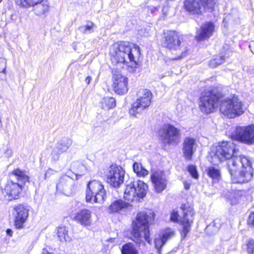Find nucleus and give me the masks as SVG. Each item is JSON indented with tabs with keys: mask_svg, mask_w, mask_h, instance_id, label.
Returning a JSON list of instances; mask_svg holds the SVG:
<instances>
[{
	"mask_svg": "<svg viewBox=\"0 0 254 254\" xmlns=\"http://www.w3.org/2000/svg\"><path fill=\"white\" fill-rule=\"evenodd\" d=\"M235 145L231 141H223L211 156L214 165L228 160L227 169L233 183L243 184L251 181L253 177L252 163L246 157L237 155Z\"/></svg>",
	"mask_w": 254,
	"mask_h": 254,
	"instance_id": "f257e3e1",
	"label": "nucleus"
},
{
	"mask_svg": "<svg viewBox=\"0 0 254 254\" xmlns=\"http://www.w3.org/2000/svg\"><path fill=\"white\" fill-rule=\"evenodd\" d=\"M153 217V214H148L145 212H141L137 214L136 220L132 222L131 239L139 246L141 244L144 245V240L149 244L151 243L149 223Z\"/></svg>",
	"mask_w": 254,
	"mask_h": 254,
	"instance_id": "f03ea898",
	"label": "nucleus"
},
{
	"mask_svg": "<svg viewBox=\"0 0 254 254\" xmlns=\"http://www.w3.org/2000/svg\"><path fill=\"white\" fill-rule=\"evenodd\" d=\"M111 60L115 65L127 64L131 63L136 65L132 53L130 44L128 42L121 41L114 43L110 49Z\"/></svg>",
	"mask_w": 254,
	"mask_h": 254,
	"instance_id": "7ed1b4c3",
	"label": "nucleus"
},
{
	"mask_svg": "<svg viewBox=\"0 0 254 254\" xmlns=\"http://www.w3.org/2000/svg\"><path fill=\"white\" fill-rule=\"evenodd\" d=\"M162 46L173 52H175L177 57L175 60H180L187 55L188 48L185 43L181 41V38L175 31H169L164 33L162 39Z\"/></svg>",
	"mask_w": 254,
	"mask_h": 254,
	"instance_id": "20e7f679",
	"label": "nucleus"
},
{
	"mask_svg": "<svg viewBox=\"0 0 254 254\" xmlns=\"http://www.w3.org/2000/svg\"><path fill=\"white\" fill-rule=\"evenodd\" d=\"M148 186L140 180L127 181L124 192V198L129 201H139L145 196Z\"/></svg>",
	"mask_w": 254,
	"mask_h": 254,
	"instance_id": "39448f33",
	"label": "nucleus"
},
{
	"mask_svg": "<svg viewBox=\"0 0 254 254\" xmlns=\"http://www.w3.org/2000/svg\"><path fill=\"white\" fill-rule=\"evenodd\" d=\"M220 101V96L216 89L204 91L199 98V107L201 111L207 114L214 111Z\"/></svg>",
	"mask_w": 254,
	"mask_h": 254,
	"instance_id": "423d86ee",
	"label": "nucleus"
},
{
	"mask_svg": "<svg viewBox=\"0 0 254 254\" xmlns=\"http://www.w3.org/2000/svg\"><path fill=\"white\" fill-rule=\"evenodd\" d=\"M220 111L230 119L240 116L244 112L242 102L235 96L221 101Z\"/></svg>",
	"mask_w": 254,
	"mask_h": 254,
	"instance_id": "0eeeda50",
	"label": "nucleus"
},
{
	"mask_svg": "<svg viewBox=\"0 0 254 254\" xmlns=\"http://www.w3.org/2000/svg\"><path fill=\"white\" fill-rule=\"evenodd\" d=\"M106 196L105 190L101 182L93 180L88 183L85 197L87 202L101 203Z\"/></svg>",
	"mask_w": 254,
	"mask_h": 254,
	"instance_id": "6e6552de",
	"label": "nucleus"
},
{
	"mask_svg": "<svg viewBox=\"0 0 254 254\" xmlns=\"http://www.w3.org/2000/svg\"><path fill=\"white\" fill-rule=\"evenodd\" d=\"M138 97L132 105L129 110L130 116L136 117L137 114H140L151 103L152 98L151 92L147 89H141L137 93Z\"/></svg>",
	"mask_w": 254,
	"mask_h": 254,
	"instance_id": "1a4fd4ad",
	"label": "nucleus"
},
{
	"mask_svg": "<svg viewBox=\"0 0 254 254\" xmlns=\"http://www.w3.org/2000/svg\"><path fill=\"white\" fill-rule=\"evenodd\" d=\"M215 4V0H185L184 7L192 14L201 15L206 9L212 10Z\"/></svg>",
	"mask_w": 254,
	"mask_h": 254,
	"instance_id": "9d476101",
	"label": "nucleus"
},
{
	"mask_svg": "<svg viewBox=\"0 0 254 254\" xmlns=\"http://www.w3.org/2000/svg\"><path fill=\"white\" fill-rule=\"evenodd\" d=\"M125 171L120 166L112 165L106 173V181L111 186L118 188L122 185L125 180Z\"/></svg>",
	"mask_w": 254,
	"mask_h": 254,
	"instance_id": "9b49d317",
	"label": "nucleus"
},
{
	"mask_svg": "<svg viewBox=\"0 0 254 254\" xmlns=\"http://www.w3.org/2000/svg\"><path fill=\"white\" fill-rule=\"evenodd\" d=\"M229 136L233 140L250 145L254 143V128H233Z\"/></svg>",
	"mask_w": 254,
	"mask_h": 254,
	"instance_id": "f8f14e48",
	"label": "nucleus"
},
{
	"mask_svg": "<svg viewBox=\"0 0 254 254\" xmlns=\"http://www.w3.org/2000/svg\"><path fill=\"white\" fill-rule=\"evenodd\" d=\"M29 211V207L26 204H19L14 206L12 215L14 224L17 229H21L27 220Z\"/></svg>",
	"mask_w": 254,
	"mask_h": 254,
	"instance_id": "ddd939ff",
	"label": "nucleus"
},
{
	"mask_svg": "<svg viewBox=\"0 0 254 254\" xmlns=\"http://www.w3.org/2000/svg\"><path fill=\"white\" fill-rule=\"evenodd\" d=\"M181 209L183 210V216L180 219V223L183 226L182 235L185 238L190 231L191 225L194 219V212L193 208L187 204L183 205Z\"/></svg>",
	"mask_w": 254,
	"mask_h": 254,
	"instance_id": "4468645a",
	"label": "nucleus"
},
{
	"mask_svg": "<svg viewBox=\"0 0 254 254\" xmlns=\"http://www.w3.org/2000/svg\"><path fill=\"white\" fill-rule=\"evenodd\" d=\"M113 73V88L116 93L123 95L128 91V79L123 76L121 72L114 69L112 70Z\"/></svg>",
	"mask_w": 254,
	"mask_h": 254,
	"instance_id": "2eb2a0df",
	"label": "nucleus"
},
{
	"mask_svg": "<svg viewBox=\"0 0 254 254\" xmlns=\"http://www.w3.org/2000/svg\"><path fill=\"white\" fill-rule=\"evenodd\" d=\"M159 135L164 144H177L180 138V131L177 128H160Z\"/></svg>",
	"mask_w": 254,
	"mask_h": 254,
	"instance_id": "dca6fc26",
	"label": "nucleus"
},
{
	"mask_svg": "<svg viewBox=\"0 0 254 254\" xmlns=\"http://www.w3.org/2000/svg\"><path fill=\"white\" fill-rule=\"evenodd\" d=\"M151 180L155 191L162 192L167 188L168 179L165 173L160 170L153 172L151 175Z\"/></svg>",
	"mask_w": 254,
	"mask_h": 254,
	"instance_id": "f3484780",
	"label": "nucleus"
},
{
	"mask_svg": "<svg viewBox=\"0 0 254 254\" xmlns=\"http://www.w3.org/2000/svg\"><path fill=\"white\" fill-rule=\"evenodd\" d=\"M75 182L71 177L64 175L61 177L57 184V190L67 196L71 194L74 190Z\"/></svg>",
	"mask_w": 254,
	"mask_h": 254,
	"instance_id": "a211bd4d",
	"label": "nucleus"
},
{
	"mask_svg": "<svg viewBox=\"0 0 254 254\" xmlns=\"http://www.w3.org/2000/svg\"><path fill=\"white\" fill-rule=\"evenodd\" d=\"M161 8L163 15L165 16L168 10V2L161 0H148L144 5L145 10L151 14H155Z\"/></svg>",
	"mask_w": 254,
	"mask_h": 254,
	"instance_id": "6ab92c4d",
	"label": "nucleus"
},
{
	"mask_svg": "<svg viewBox=\"0 0 254 254\" xmlns=\"http://www.w3.org/2000/svg\"><path fill=\"white\" fill-rule=\"evenodd\" d=\"M72 143V140L68 137L62 138L54 148L51 154L52 158L54 161H58L61 154L67 151Z\"/></svg>",
	"mask_w": 254,
	"mask_h": 254,
	"instance_id": "aec40b11",
	"label": "nucleus"
},
{
	"mask_svg": "<svg viewBox=\"0 0 254 254\" xmlns=\"http://www.w3.org/2000/svg\"><path fill=\"white\" fill-rule=\"evenodd\" d=\"M215 25L212 22H206L197 29L195 39L197 41H203L209 38L213 34Z\"/></svg>",
	"mask_w": 254,
	"mask_h": 254,
	"instance_id": "412c9836",
	"label": "nucleus"
},
{
	"mask_svg": "<svg viewBox=\"0 0 254 254\" xmlns=\"http://www.w3.org/2000/svg\"><path fill=\"white\" fill-rule=\"evenodd\" d=\"M23 187V185L9 179L6 183L4 191L8 195L10 200L17 199L18 198Z\"/></svg>",
	"mask_w": 254,
	"mask_h": 254,
	"instance_id": "4be33fe9",
	"label": "nucleus"
},
{
	"mask_svg": "<svg viewBox=\"0 0 254 254\" xmlns=\"http://www.w3.org/2000/svg\"><path fill=\"white\" fill-rule=\"evenodd\" d=\"M91 216L92 213L90 210L83 209L75 214L74 220L83 226H90L92 224Z\"/></svg>",
	"mask_w": 254,
	"mask_h": 254,
	"instance_id": "5701e85b",
	"label": "nucleus"
},
{
	"mask_svg": "<svg viewBox=\"0 0 254 254\" xmlns=\"http://www.w3.org/2000/svg\"><path fill=\"white\" fill-rule=\"evenodd\" d=\"M174 231L171 229H167L161 233L155 240V248L157 250L159 254H161V249L165 244L167 241L173 237L174 235Z\"/></svg>",
	"mask_w": 254,
	"mask_h": 254,
	"instance_id": "b1692460",
	"label": "nucleus"
},
{
	"mask_svg": "<svg viewBox=\"0 0 254 254\" xmlns=\"http://www.w3.org/2000/svg\"><path fill=\"white\" fill-rule=\"evenodd\" d=\"M183 153L185 158L188 160L191 159L194 152V148L196 145L194 139L190 137H187L184 141Z\"/></svg>",
	"mask_w": 254,
	"mask_h": 254,
	"instance_id": "393cba45",
	"label": "nucleus"
},
{
	"mask_svg": "<svg viewBox=\"0 0 254 254\" xmlns=\"http://www.w3.org/2000/svg\"><path fill=\"white\" fill-rule=\"evenodd\" d=\"M10 179L15 181L24 186L25 183L29 181V177L25 171H22L17 168L13 170L9 175Z\"/></svg>",
	"mask_w": 254,
	"mask_h": 254,
	"instance_id": "a878e982",
	"label": "nucleus"
},
{
	"mask_svg": "<svg viewBox=\"0 0 254 254\" xmlns=\"http://www.w3.org/2000/svg\"><path fill=\"white\" fill-rule=\"evenodd\" d=\"M32 5L34 7V11L36 15H42L49 11V5L46 0H38Z\"/></svg>",
	"mask_w": 254,
	"mask_h": 254,
	"instance_id": "bb28decb",
	"label": "nucleus"
},
{
	"mask_svg": "<svg viewBox=\"0 0 254 254\" xmlns=\"http://www.w3.org/2000/svg\"><path fill=\"white\" fill-rule=\"evenodd\" d=\"M129 203L122 200L118 199L114 201L109 207L110 213L119 212L128 207Z\"/></svg>",
	"mask_w": 254,
	"mask_h": 254,
	"instance_id": "cd10ccee",
	"label": "nucleus"
},
{
	"mask_svg": "<svg viewBox=\"0 0 254 254\" xmlns=\"http://www.w3.org/2000/svg\"><path fill=\"white\" fill-rule=\"evenodd\" d=\"M57 234L61 242H70V237L68 234V229L65 226H60L56 229Z\"/></svg>",
	"mask_w": 254,
	"mask_h": 254,
	"instance_id": "c85d7f7f",
	"label": "nucleus"
},
{
	"mask_svg": "<svg viewBox=\"0 0 254 254\" xmlns=\"http://www.w3.org/2000/svg\"><path fill=\"white\" fill-rule=\"evenodd\" d=\"M101 107L105 110L113 108L116 105L115 98L110 97L103 98L100 102Z\"/></svg>",
	"mask_w": 254,
	"mask_h": 254,
	"instance_id": "c756f323",
	"label": "nucleus"
},
{
	"mask_svg": "<svg viewBox=\"0 0 254 254\" xmlns=\"http://www.w3.org/2000/svg\"><path fill=\"white\" fill-rule=\"evenodd\" d=\"M96 25L92 22L88 21L86 24L80 26L78 28L80 32L84 34H88L93 33L96 29Z\"/></svg>",
	"mask_w": 254,
	"mask_h": 254,
	"instance_id": "7c9ffc66",
	"label": "nucleus"
},
{
	"mask_svg": "<svg viewBox=\"0 0 254 254\" xmlns=\"http://www.w3.org/2000/svg\"><path fill=\"white\" fill-rule=\"evenodd\" d=\"M132 167L134 172L139 177H145L148 174V171L140 163L134 162Z\"/></svg>",
	"mask_w": 254,
	"mask_h": 254,
	"instance_id": "2f4dec72",
	"label": "nucleus"
},
{
	"mask_svg": "<svg viewBox=\"0 0 254 254\" xmlns=\"http://www.w3.org/2000/svg\"><path fill=\"white\" fill-rule=\"evenodd\" d=\"M71 168L77 175L79 173L80 175L84 174L86 171V167L79 161H75L72 163Z\"/></svg>",
	"mask_w": 254,
	"mask_h": 254,
	"instance_id": "473e14b6",
	"label": "nucleus"
},
{
	"mask_svg": "<svg viewBox=\"0 0 254 254\" xmlns=\"http://www.w3.org/2000/svg\"><path fill=\"white\" fill-rule=\"evenodd\" d=\"M207 174L214 181H218L221 178L220 170L214 167H210L207 170Z\"/></svg>",
	"mask_w": 254,
	"mask_h": 254,
	"instance_id": "72a5a7b5",
	"label": "nucleus"
},
{
	"mask_svg": "<svg viewBox=\"0 0 254 254\" xmlns=\"http://www.w3.org/2000/svg\"><path fill=\"white\" fill-rule=\"evenodd\" d=\"M122 254H137V251L132 244L128 243L123 246Z\"/></svg>",
	"mask_w": 254,
	"mask_h": 254,
	"instance_id": "f704fd0d",
	"label": "nucleus"
},
{
	"mask_svg": "<svg viewBox=\"0 0 254 254\" xmlns=\"http://www.w3.org/2000/svg\"><path fill=\"white\" fill-rule=\"evenodd\" d=\"M225 61L223 56H216L215 58L210 61L209 66L212 68H215L218 65L223 64Z\"/></svg>",
	"mask_w": 254,
	"mask_h": 254,
	"instance_id": "c9c22d12",
	"label": "nucleus"
},
{
	"mask_svg": "<svg viewBox=\"0 0 254 254\" xmlns=\"http://www.w3.org/2000/svg\"><path fill=\"white\" fill-rule=\"evenodd\" d=\"M188 171L194 179H197L198 174L197 172L196 168L195 166L189 165L188 167Z\"/></svg>",
	"mask_w": 254,
	"mask_h": 254,
	"instance_id": "e433bc0d",
	"label": "nucleus"
},
{
	"mask_svg": "<svg viewBox=\"0 0 254 254\" xmlns=\"http://www.w3.org/2000/svg\"><path fill=\"white\" fill-rule=\"evenodd\" d=\"M247 252L250 254H253L254 253V240H249L247 244Z\"/></svg>",
	"mask_w": 254,
	"mask_h": 254,
	"instance_id": "4c0bfd02",
	"label": "nucleus"
},
{
	"mask_svg": "<svg viewBox=\"0 0 254 254\" xmlns=\"http://www.w3.org/2000/svg\"><path fill=\"white\" fill-rule=\"evenodd\" d=\"M6 67V59L3 58H0V73H5Z\"/></svg>",
	"mask_w": 254,
	"mask_h": 254,
	"instance_id": "58836bf2",
	"label": "nucleus"
},
{
	"mask_svg": "<svg viewBox=\"0 0 254 254\" xmlns=\"http://www.w3.org/2000/svg\"><path fill=\"white\" fill-rule=\"evenodd\" d=\"M248 225L254 227V212H251L247 220Z\"/></svg>",
	"mask_w": 254,
	"mask_h": 254,
	"instance_id": "ea45409f",
	"label": "nucleus"
},
{
	"mask_svg": "<svg viewBox=\"0 0 254 254\" xmlns=\"http://www.w3.org/2000/svg\"><path fill=\"white\" fill-rule=\"evenodd\" d=\"M179 214L177 211H173L170 216V219L172 221L178 222V221Z\"/></svg>",
	"mask_w": 254,
	"mask_h": 254,
	"instance_id": "a19ab883",
	"label": "nucleus"
},
{
	"mask_svg": "<svg viewBox=\"0 0 254 254\" xmlns=\"http://www.w3.org/2000/svg\"><path fill=\"white\" fill-rule=\"evenodd\" d=\"M54 171L51 169H49L47 172H46L44 175V179L46 180L47 178H49L51 175H52L54 173Z\"/></svg>",
	"mask_w": 254,
	"mask_h": 254,
	"instance_id": "79ce46f5",
	"label": "nucleus"
},
{
	"mask_svg": "<svg viewBox=\"0 0 254 254\" xmlns=\"http://www.w3.org/2000/svg\"><path fill=\"white\" fill-rule=\"evenodd\" d=\"M249 48L251 52L254 54V40L252 41L249 44Z\"/></svg>",
	"mask_w": 254,
	"mask_h": 254,
	"instance_id": "37998d69",
	"label": "nucleus"
},
{
	"mask_svg": "<svg viewBox=\"0 0 254 254\" xmlns=\"http://www.w3.org/2000/svg\"><path fill=\"white\" fill-rule=\"evenodd\" d=\"M184 188L186 190H189L190 187V183L188 182H184Z\"/></svg>",
	"mask_w": 254,
	"mask_h": 254,
	"instance_id": "c03bdc74",
	"label": "nucleus"
},
{
	"mask_svg": "<svg viewBox=\"0 0 254 254\" xmlns=\"http://www.w3.org/2000/svg\"><path fill=\"white\" fill-rule=\"evenodd\" d=\"M6 233L8 236L11 237L13 234V232L10 229H7L6 230Z\"/></svg>",
	"mask_w": 254,
	"mask_h": 254,
	"instance_id": "a18cd8bd",
	"label": "nucleus"
},
{
	"mask_svg": "<svg viewBox=\"0 0 254 254\" xmlns=\"http://www.w3.org/2000/svg\"><path fill=\"white\" fill-rule=\"evenodd\" d=\"M91 79L92 78L90 76H87L85 78V81L87 84H89Z\"/></svg>",
	"mask_w": 254,
	"mask_h": 254,
	"instance_id": "49530a36",
	"label": "nucleus"
},
{
	"mask_svg": "<svg viewBox=\"0 0 254 254\" xmlns=\"http://www.w3.org/2000/svg\"><path fill=\"white\" fill-rule=\"evenodd\" d=\"M42 254H53L49 253V252L45 249H43L42 251Z\"/></svg>",
	"mask_w": 254,
	"mask_h": 254,
	"instance_id": "de8ad7c7",
	"label": "nucleus"
},
{
	"mask_svg": "<svg viewBox=\"0 0 254 254\" xmlns=\"http://www.w3.org/2000/svg\"><path fill=\"white\" fill-rule=\"evenodd\" d=\"M215 225H216V223H215V221H213V223H212V224H210L207 227H206V229H208L209 228H210L212 226L215 227Z\"/></svg>",
	"mask_w": 254,
	"mask_h": 254,
	"instance_id": "09e8293b",
	"label": "nucleus"
},
{
	"mask_svg": "<svg viewBox=\"0 0 254 254\" xmlns=\"http://www.w3.org/2000/svg\"><path fill=\"white\" fill-rule=\"evenodd\" d=\"M163 127H175L173 125H172L171 124H167V125H165Z\"/></svg>",
	"mask_w": 254,
	"mask_h": 254,
	"instance_id": "8fccbe9b",
	"label": "nucleus"
},
{
	"mask_svg": "<svg viewBox=\"0 0 254 254\" xmlns=\"http://www.w3.org/2000/svg\"><path fill=\"white\" fill-rule=\"evenodd\" d=\"M246 127H254V124H251L250 125L246 126Z\"/></svg>",
	"mask_w": 254,
	"mask_h": 254,
	"instance_id": "3c124183",
	"label": "nucleus"
},
{
	"mask_svg": "<svg viewBox=\"0 0 254 254\" xmlns=\"http://www.w3.org/2000/svg\"><path fill=\"white\" fill-rule=\"evenodd\" d=\"M2 1V0H0V2H1Z\"/></svg>",
	"mask_w": 254,
	"mask_h": 254,
	"instance_id": "603ef678",
	"label": "nucleus"
}]
</instances>
